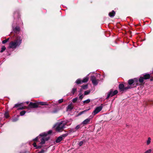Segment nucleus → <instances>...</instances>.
Returning a JSON list of instances; mask_svg holds the SVG:
<instances>
[{"mask_svg":"<svg viewBox=\"0 0 153 153\" xmlns=\"http://www.w3.org/2000/svg\"><path fill=\"white\" fill-rule=\"evenodd\" d=\"M150 77V75L149 74H146L143 75V76H141L140 78L138 79L137 78H135L134 79H130L128 81V85L131 86L133 84V85H142L144 81V79H149Z\"/></svg>","mask_w":153,"mask_h":153,"instance_id":"obj_1","label":"nucleus"},{"mask_svg":"<svg viewBox=\"0 0 153 153\" xmlns=\"http://www.w3.org/2000/svg\"><path fill=\"white\" fill-rule=\"evenodd\" d=\"M22 40L20 36H18L14 41H11L9 43V47L10 48L15 49L19 47L21 44Z\"/></svg>","mask_w":153,"mask_h":153,"instance_id":"obj_2","label":"nucleus"},{"mask_svg":"<svg viewBox=\"0 0 153 153\" xmlns=\"http://www.w3.org/2000/svg\"><path fill=\"white\" fill-rule=\"evenodd\" d=\"M66 125L65 122L61 121L60 123H57L54 126L55 130L58 132L62 131L65 128Z\"/></svg>","mask_w":153,"mask_h":153,"instance_id":"obj_3","label":"nucleus"},{"mask_svg":"<svg viewBox=\"0 0 153 153\" xmlns=\"http://www.w3.org/2000/svg\"><path fill=\"white\" fill-rule=\"evenodd\" d=\"M133 87H131L129 85L124 87V85L123 84H120L119 85V88L120 91H126L127 90Z\"/></svg>","mask_w":153,"mask_h":153,"instance_id":"obj_4","label":"nucleus"},{"mask_svg":"<svg viewBox=\"0 0 153 153\" xmlns=\"http://www.w3.org/2000/svg\"><path fill=\"white\" fill-rule=\"evenodd\" d=\"M47 134L46 133L42 134H40V136H43L41 139V142L40 143V144L42 145L45 143L46 141L48 140L49 139V137H45L47 135Z\"/></svg>","mask_w":153,"mask_h":153,"instance_id":"obj_5","label":"nucleus"},{"mask_svg":"<svg viewBox=\"0 0 153 153\" xmlns=\"http://www.w3.org/2000/svg\"><path fill=\"white\" fill-rule=\"evenodd\" d=\"M118 91L117 90H115L113 91L112 89H111L109 92L108 94V95L106 97L107 99H108L110 97H112L114 95H116L118 93Z\"/></svg>","mask_w":153,"mask_h":153,"instance_id":"obj_6","label":"nucleus"},{"mask_svg":"<svg viewBox=\"0 0 153 153\" xmlns=\"http://www.w3.org/2000/svg\"><path fill=\"white\" fill-rule=\"evenodd\" d=\"M102 108L103 107L102 105H100L96 107L94 111L92 113V115L94 116L97 114H98L102 110Z\"/></svg>","mask_w":153,"mask_h":153,"instance_id":"obj_7","label":"nucleus"},{"mask_svg":"<svg viewBox=\"0 0 153 153\" xmlns=\"http://www.w3.org/2000/svg\"><path fill=\"white\" fill-rule=\"evenodd\" d=\"M91 80L92 83L94 85H97L99 81V79H97L94 76H91Z\"/></svg>","mask_w":153,"mask_h":153,"instance_id":"obj_8","label":"nucleus"},{"mask_svg":"<svg viewBox=\"0 0 153 153\" xmlns=\"http://www.w3.org/2000/svg\"><path fill=\"white\" fill-rule=\"evenodd\" d=\"M29 106L31 108H36L38 107V105L36 103L30 102L29 104Z\"/></svg>","mask_w":153,"mask_h":153,"instance_id":"obj_9","label":"nucleus"},{"mask_svg":"<svg viewBox=\"0 0 153 153\" xmlns=\"http://www.w3.org/2000/svg\"><path fill=\"white\" fill-rule=\"evenodd\" d=\"M91 118H89L85 119L82 122V123L83 125H86L89 123L90 121Z\"/></svg>","mask_w":153,"mask_h":153,"instance_id":"obj_10","label":"nucleus"},{"mask_svg":"<svg viewBox=\"0 0 153 153\" xmlns=\"http://www.w3.org/2000/svg\"><path fill=\"white\" fill-rule=\"evenodd\" d=\"M63 139V137L61 136L59 137L56 140V142L59 143Z\"/></svg>","mask_w":153,"mask_h":153,"instance_id":"obj_11","label":"nucleus"},{"mask_svg":"<svg viewBox=\"0 0 153 153\" xmlns=\"http://www.w3.org/2000/svg\"><path fill=\"white\" fill-rule=\"evenodd\" d=\"M115 13V11L114 10H112L111 12L109 13V15L110 17H112L114 16Z\"/></svg>","mask_w":153,"mask_h":153,"instance_id":"obj_12","label":"nucleus"},{"mask_svg":"<svg viewBox=\"0 0 153 153\" xmlns=\"http://www.w3.org/2000/svg\"><path fill=\"white\" fill-rule=\"evenodd\" d=\"M33 145L34 147H36V149H39L42 147V146H41V145H38L37 146L36 145V143L35 142L34 143Z\"/></svg>","mask_w":153,"mask_h":153,"instance_id":"obj_13","label":"nucleus"},{"mask_svg":"<svg viewBox=\"0 0 153 153\" xmlns=\"http://www.w3.org/2000/svg\"><path fill=\"white\" fill-rule=\"evenodd\" d=\"M73 106H72L71 104L69 105L67 107V110L68 111H71L72 109H73Z\"/></svg>","mask_w":153,"mask_h":153,"instance_id":"obj_14","label":"nucleus"},{"mask_svg":"<svg viewBox=\"0 0 153 153\" xmlns=\"http://www.w3.org/2000/svg\"><path fill=\"white\" fill-rule=\"evenodd\" d=\"M88 77L87 76H86L82 80V82H86L88 81Z\"/></svg>","mask_w":153,"mask_h":153,"instance_id":"obj_15","label":"nucleus"},{"mask_svg":"<svg viewBox=\"0 0 153 153\" xmlns=\"http://www.w3.org/2000/svg\"><path fill=\"white\" fill-rule=\"evenodd\" d=\"M151 138L150 137L148 138V140L147 141L146 144L147 145L151 143Z\"/></svg>","mask_w":153,"mask_h":153,"instance_id":"obj_16","label":"nucleus"},{"mask_svg":"<svg viewBox=\"0 0 153 153\" xmlns=\"http://www.w3.org/2000/svg\"><path fill=\"white\" fill-rule=\"evenodd\" d=\"M38 103L39 104H40L41 105H48V104H47L46 102H39Z\"/></svg>","mask_w":153,"mask_h":153,"instance_id":"obj_17","label":"nucleus"},{"mask_svg":"<svg viewBox=\"0 0 153 153\" xmlns=\"http://www.w3.org/2000/svg\"><path fill=\"white\" fill-rule=\"evenodd\" d=\"M13 30L14 32H17L19 30V27H16L13 29Z\"/></svg>","mask_w":153,"mask_h":153,"instance_id":"obj_18","label":"nucleus"},{"mask_svg":"<svg viewBox=\"0 0 153 153\" xmlns=\"http://www.w3.org/2000/svg\"><path fill=\"white\" fill-rule=\"evenodd\" d=\"M6 50V48L4 46H3L1 48V50L0 51L1 53L3 52L4 51Z\"/></svg>","mask_w":153,"mask_h":153,"instance_id":"obj_19","label":"nucleus"},{"mask_svg":"<svg viewBox=\"0 0 153 153\" xmlns=\"http://www.w3.org/2000/svg\"><path fill=\"white\" fill-rule=\"evenodd\" d=\"M81 82H82V80L79 79H77L76 81V83L77 84H80Z\"/></svg>","mask_w":153,"mask_h":153,"instance_id":"obj_20","label":"nucleus"},{"mask_svg":"<svg viewBox=\"0 0 153 153\" xmlns=\"http://www.w3.org/2000/svg\"><path fill=\"white\" fill-rule=\"evenodd\" d=\"M90 102V99H88L84 101L83 103H88Z\"/></svg>","mask_w":153,"mask_h":153,"instance_id":"obj_21","label":"nucleus"},{"mask_svg":"<svg viewBox=\"0 0 153 153\" xmlns=\"http://www.w3.org/2000/svg\"><path fill=\"white\" fill-rule=\"evenodd\" d=\"M76 91V88H74L72 89V93L73 95H74L75 93V92Z\"/></svg>","mask_w":153,"mask_h":153,"instance_id":"obj_22","label":"nucleus"},{"mask_svg":"<svg viewBox=\"0 0 153 153\" xmlns=\"http://www.w3.org/2000/svg\"><path fill=\"white\" fill-rule=\"evenodd\" d=\"M88 85H83L82 86V89H85L87 88Z\"/></svg>","mask_w":153,"mask_h":153,"instance_id":"obj_23","label":"nucleus"},{"mask_svg":"<svg viewBox=\"0 0 153 153\" xmlns=\"http://www.w3.org/2000/svg\"><path fill=\"white\" fill-rule=\"evenodd\" d=\"M47 149L45 150L44 149H42L40 152H39L38 153H44L45 152H46Z\"/></svg>","mask_w":153,"mask_h":153,"instance_id":"obj_24","label":"nucleus"},{"mask_svg":"<svg viewBox=\"0 0 153 153\" xmlns=\"http://www.w3.org/2000/svg\"><path fill=\"white\" fill-rule=\"evenodd\" d=\"M26 112L25 111H23L20 112V115L21 116H23L25 114Z\"/></svg>","mask_w":153,"mask_h":153,"instance_id":"obj_25","label":"nucleus"},{"mask_svg":"<svg viewBox=\"0 0 153 153\" xmlns=\"http://www.w3.org/2000/svg\"><path fill=\"white\" fill-rule=\"evenodd\" d=\"M9 39V38L8 39H6L2 41V43L3 44H5V43H6L8 41Z\"/></svg>","mask_w":153,"mask_h":153,"instance_id":"obj_26","label":"nucleus"},{"mask_svg":"<svg viewBox=\"0 0 153 153\" xmlns=\"http://www.w3.org/2000/svg\"><path fill=\"white\" fill-rule=\"evenodd\" d=\"M90 92V91H86L84 92V94L85 95H87L89 94Z\"/></svg>","mask_w":153,"mask_h":153,"instance_id":"obj_27","label":"nucleus"},{"mask_svg":"<svg viewBox=\"0 0 153 153\" xmlns=\"http://www.w3.org/2000/svg\"><path fill=\"white\" fill-rule=\"evenodd\" d=\"M78 98L77 97H76L75 98H74L73 99L72 102L74 103L77 100Z\"/></svg>","mask_w":153,"mask_h":153,"instance_id":"obj_28","label":"nucleus"},{"mask_svg":"<svg viewBox=\"0 0 153 153\" xmlns=\"http://www.w3.org/2000/svg\"><path fill=\"white\" fill-rule=\"evenodd\" d=\"M4 116L6 118H7L9 117V114L8 112H5L4 114Z\"/></svg>","mask_w":153,"mask_h":153,"instance_id":"obj_29","label":"nucleus"},{"mask_svg":"<svg viewBox=\"0 0 153 153\" xmlns=\"http://www.w3.org/2000/svg\"><path fill=\"white\" fill-rule=\"evenodd\" d=\"M151 152V149H149L146 151L144 153H150Z\"/></svg>","mask_w":153,"mask_h":153,"instance_id":"obj_30","label":"nucleus"},{"mask_svg":"<svg viewBox=\"0 0 153 153\" xmlns=\"http://www.w3.org/2000/svg\"><path fill=\"white\" fill-rule=\"evenodd\" d=\"M63 99H60L59 100L58 102L59 103H60L62 102H63Z\"/></svg>","mask_w":153,"mask_h":153,"instance_id":"obj_31","label":"nucleus"},{"mask_svg":"<svg viewBox=\"0 0 153 153\" xmlns=\"http://www.w3.org/2000/svg\"><path fill=\"white\" fill-rule=\"evenodd\" d=\"M83 144V141H80L79 143V146H82V145Z\"/></svg>","mask_w":153,"mask_h":153,"instance_id":"obj_32","label":"nucleus"},{"mask_svg":"<svg viewBox=\"0 0 153 153\" xmlns=\"http://www.w3.org/2000/svg\"><path fill=\"white\" fill-rule=\"evenodd\" d=\"M79 98L81 100L83 97V95H81L79 96Z\"/></svg>","mask_w":153,"mask_h":153,"instance_id":"obj_33","label":"nucleus"},{"mask_svg":"<svg viewBox=\"0 0 153 153\" xmlns=\"http://www.w3.org/2000/svg\"><path fill=\"white\" fill-rule=\"evenodd\" d=\"M40 138L39 137H37L35 139H34V140L35 141H37Z\"/></svg>","mask_w":153,"mask_h":153,"instance_id":"obj_34","label":"nucleus"},{"mask_svg":"<svg viewBox=\"0 0 153 153\" xmlns=\"http://www.w3.org/2000/svg\"><path fill=\"white\" fill-rule=\"evenodd\" d=\"M20 104H15V107H18L19 106H20Z\"/></svg>","mask_w":153,"mask_h":153,"instance_id":"obj_35","label":"nucleus"},{"mask_svg":"<svg viewBox=\"0 0 153 153\" xmlns=\"http://www.w3.org/2000/svg\"><path fill=\"white\" fill-rule=\"evenodd\" d=\"M25 107H22L21 108H19V109L22 110V109H23L25 108Z\"/></svg>","mask_w":153,"mask_h":153,"instance_id":"obj_36","label":"nucleus"},{"mask_svg":"<svg viewBox=\"0 0 153 153\" xmlns=\"http://www.w3.org/2000/svg\"><path fill=\"white\" fill-rule=\"evenodd\" d=\"M90 109V108H89L88 109L85 110L84 111H82V112H83V113H84L88 111V110H89Z\"/></svg>","mask_w":153,"mask_h":153,"instance_id":"obj_37","label":"nucleus"},{"mask_svg":"<svg viewBox=\"0 0 153 153\" xmlns=\"http://www.w3.org/2000/svg\"><path fill=\"white\" fill-rule=\"evenodd\" d=\"M80 127V126L79 125H78L76 127V128H75L76 129H78Z\"/></svg>","mask_w":153,"mask_h":153,"instance_id":"obj_38","label":"nucleus"},{"mask_svg":"<svg viewBox=\"0 0 153 153\" xmlns=\"http://www.w3.org/2000/svg\"><path fill=\"white\" fill-rule=\"evenodd\" d=\"M83 114V112H82V111H81V112H80L79 113V115H81L82 114Z\"/></svg>","mask_w":153,"mask_h":153,"instance_id":"obj_39","label":"nucleus"},{"mask_svg":"<svg viewBox=\"0 0 153 153\" xmlns=\"http://www.w3.org/2000/svg\"><path fill=\"white\" fill-rule=\"evenodd\" d=\"M52 133V131L51 130L49 131L48 132V134H50Z\"/></svg>","mask_w":153,"mask_h":153,"instance_id":"obj_40","label":"nucleus"},{"mask_svg":"<svg viewBox=\"0 0 153 153\" xmlns=\"http://www.w3.org/2000/svg\"><path fill=\"white\" fill-rule=\"evenodd\" d=\"M17 120H15V119H13L12 120V121L13 122H15Z\"/></svg>","mask_w":153,"mask_h":153,"instance_id":"obj_41","label":"nucleus"},{"mask_svg":"<svg viewBox=\"0 0 153 153\" xmlns=\"http://www.w3.org/2000/svg\"><path fill=\"white\" fill-rule=\"evenodd\" d=\"M28 102H27V104H28Z\"/></svg>","mask_w":153,"mask_h":153,"instance_id":"obj_42","label":"nucleus"}]
</instances>
